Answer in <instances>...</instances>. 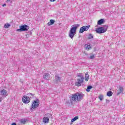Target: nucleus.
<instances>
[{"mask_svg": "<svg viewBox=\"0 0 125 125\" xmlns=\"http://www.w3.org/2000/svg\"><path fill=\"white\" fill-rule=\"evenodd\" d=\"M83 82V77H82L81 78H78L77 79V82L75 83V85H76V86H81Z\"/></svg>", "mask_w": 125, "mask_h": 125, "instance_id": "0eeeda50", "label": "nucleus"}, {"mask_svg": "<svg viewBox=\"0 0 125 125\" xmlns=\"http://www.w3.org/2000/svg\"><path fill=\"white\" fill-rule=\"evenodd\" d=\"M98 97L101 101L103 100V96L102 95H100Z\"/></svg>", "mask_w": 125, "mask_h": 125, "instance_id": "b1692460", "label": "nucleus"}, {"mask_svg": "<svg viewBox=\"0 0 125 125\" xmlns=\"http://www.w3.org/2000/svg\"><path fill=\"white\" fill-rule=\"evenodd\" d=\"M0 93L1 95H3L4 96H5V95H6V93H7V91H6V90L5 89H2L0 90Z\"/></svg>", "mask_w": 125, "mask_h": 125, "instance_id": "9b49d317", "label": "nucleus"}, {"mask_svg": "<svg viewBox=\"0 0 125 125\" xmlns=\"http://www.w3.org/2000/svg\"><path fill=\"white\" fill-rule=\"evenodd\" d=\"M6 2H9L10 1V0H6Z\"/></svg>", "mask_w": 125, "mask_h": 125, "instance_id": "c85d7f7f", "label": "nucleus"}, {"mask_svg": "<svg viewBox=\"0 0 125 125\" xmlns=\"http://www.w3.org/2000/svg\"><path fill=\"white\" fill-rule=\"evenodd\" d=\"M81 26L80 24H74L73 25L70 30L69 33V37L72 40H73V38H74V36L75 35H76V32H77V29L79 28Z\"/></svg>", "mask_w": 125, "mask_h": 125, "instance_id": "f257e3e1", "label": "nucleus"}, {"mask_svg": "<svg viewBox=\"0 0 125 125\" xmlns=\"http://www.w3.org/2000/svg\"><path fill=\"white\" fill-rule=\"evenodd\" d=\"M30 27L29 26L26 24H23L20 26V29H17V32H27Z\"/></svg>", "mask_w": 125, "mask_h": 125, "instance_id": "20e7f679", "label": "nucleus"}, {"mask_svg": "<svg viewBox=\"0 0 125 125\" xmlns=\"http://www.w3.org/2000/svg\"><path fill=\"white\" fill-rule=\"evenodd\" d=\"M85 78H85V81H86V82H87V81H88V79H89L88 72L85 74Z\"/></svg>", "mask_w": 125, "mask_h": 125, "instance_id": "a211bd4d", "label": "nucleus"}, {"mask_svg": "<svg viewBox=\"0 0 125 125\" xmlns=\"http://www.w3.org/2000/svg\"><path fill=\"white\" fill-rule=\"evenodd\" d=\"M104 23V19H101L98 21V25H102Z\"/></svg>", "mask_w": 125, "mask_h": 125, "instance_id": "ddd939ff", "label": "nucleus"}, {"mask_svg": "<svg viewBox=\"0 0 125 125\" xmlns=\"http://www.w3.org/2000/svg\"><path fill=\"white\" fill-rule=\"evenodd\" d=\"M79 119V116H76L75 117H74V118H73L71 120V122L73 123L74 122H76V121H77V120H78Z\"/></svg>", "mask_w": 125, "mask_h": 125, "instance_id": "4be33fe9", "label": "nucleus"}, {"mask_svg": "<svg viewBox=\"0 0 125 125\" xmlns=\"http://www.w3.org/2000/svg\"><path fill=\"white\" fill-rule=\"evenodd\" d=\"M10 26H11L10 24L6 23L4 25V28H5V29H8V28H9L10 27Z\"/></svg>", "mask_w": 125, "mask_h": 125, "instance_id": "6ab92c4d", "label": "nucleus"}, {"mask_svg": "<svg viewBox=\"0 0 125 125\" xmlns=\"http://www.w3.org/2000/svg\"><path fill=\"white\" fill-rule=\"evenodd\" d=\"M84 96V95L83 93H75L72 95V100L75 102H77V101H81L83 98Z\"/></svg>", "mask_w": 125, "mask_h": 125, "instance_id": "f03ea898", "label": "nucleus"}, {"mask_svg": "<svg viewBox=\"0 0 125 125\" xmlns=\"http://www.w3.org/2000/svg\"><path fill=\"white\" fill-rule=\"evenodd\" d=\"M22 102H23V103H25L26 104H28V103H29L30 102V98H29V97H26V96H23V97L22 98Z\"/></svg>", "mask_w": 125, "mask_h": 125, "instance_id": "6e6552de", "label": "nucleus"}, {"mask_svg": "<svg viewBox=\"0 0 125 125\" xmlns=\"http://www.w3.org/2000/svg\"><path fill=\"white\" fill-rule=\"evenodd\" d=\"M88 40H92L93 39V35L91 34H89L88 37Z\"/></svg>", "mask_w": 125, "mask_h": 125, "instance_id": "5701e85b", "label": "nucleus"}, {"mask_svg": "<svg viewBox=\"0 0 125 125\" xmlns=\"http://www.w3.org/2000/svg\"><path fill=\"white\" fill-rule=\"evenodd\" d=\"M120 92L118 93L117 95H119L120 94Z\"/></svg>", "mask_w": 125, "mask_h": 125, "instance_id": "473e14b6", "label": "nucleus"}, {"mask_svg": "<svg viewBox=\"0 0 125 125\" xmlns=\"http://www.w3.org/2000/svg\"><path fill=\"white\" fill-rule=\"evenodd\" d=\"M27 97H29V99L30 98H34V97H35V96L34 95V94L31 93H29L27 94Z\"/></svg>", "mask_w": 125, "mask_h": 125, "instance_id": "4468645a", "label": "nucleus"}, {"mask_svg": "<svg viewBox=\"0 0 125 125\" xmlns=\"http://www.w3.org/2000/svg\"><path fill=\"white\" fill-rule=\"evenodd\" d=\"M12 125H16V123H13L12 124Z\"/></svg>", "mask_w": 125, "mask_h": 125, "instance_id": "cd10ccee", "label": "nucleus"}, {"mask_svg": "<svg viewBox=\"0 0 125 125\" xmlns=\"http://www.w3.org/2000/svg\"><path fill=\"white\" fill-rule=\"evenodd\" d=\"M55 0H50V1H55Z\"/></svg>", "mask_w": 125, "mask_h": 125, "instance_id": "7c9ffc66", "label": "nucleus"}, {"mask_svg": "<svg viewBox=\"0 0 125 125\" xmlns=\"http://www.w3.org/2000/svg\"><path fill=\"white\" fill-rule=\"evenodd\" d=\"M39 106H40V101L39 99H37L33 102L31 108H30V111H33V110L35 109L36 108H38Z\"/></svg>", "mask_w": 125, "mask_h": 125, "instance_id": "39448f33", "label": "nucleus"}, {"mask_svg": "<svg viewBox=\"0 0 125 125\" xmlns=\"http://www.w3.org/2000/svg\"><path fill=\"white\" fill-rule=\"evenodd\" d=\"M6 6V4H5V3L3 4L2 5V6Z\"/></svg>", "mask_w": 125, "mask_h": 125, "instance_id": "c756f323", "label": "nucleus"}, {"mask_svg": "<svg viewBox=\"0 0 125 125\" xmlns=\"http://www.w3.org/2000/svg\"><path fill=\"white\" fill-rule=\"evenodd\" d=\"M43 78L44 80H48L49 78H50V75L48 73H45L44 75L43 76Z\"/></svg>", "mask_w": 125, "mask_h": 125, "instance_id": "9d476101", "label": "nucleus"}, {"mask_svg": "<svg viewBox=\"0 0 125 125\" xmlns=\"http://www.w3.org/2000/svg\"><path fill=\"white\" fill-rule=\"evenodd\" d=\"M0 102H1V98H0Z\"/></svg>", "mask_w": 125, "mask_h": 125, "instance_id": "2f4dec72", "label": "nucleus"}, {"mask_svg": "<svg viewBox=\"0 0 125 125\" xmlns=\"http://www.w3.org/2000/svg\"><path fill=\"white\" fill-rule=\"evenodd\" d=\"M77 77H79V79H82V77H83V76L82 75V73H79L77 75Z\"/></svg>", "mask_w": 125, "mask_h": 125, "instance_id": "393cba45", "label": "nucleus"}, {"mask_svg": "<svg viewBox=\"0 0 125 125\" xmlns=\"http://www.w3.org/2000/svg\"><path fill=\"white\" fill-rule=\"evenodd\" d=\"M21 124H23V125H25V124L27 123V119H21Z\"/></svg>", "mask_w": 125, "mask_h": 125, "instance_id": "aec40b11", "label": "nucleus"}, {"mask_svg": "<svg viewBox=\"0 0 125 125\" xmlns=\"http://www.w3.org/2000/svg\"><path fill=\"white\" fill-rule=\"evenodd\" d=\"M43 122L44 124H47L49 122V118L47 117H44L43 119Z\"/></svg>", "mask_w": 125, "mask_h": 125, "instance_id": "f8f14e48", "label": "nucleus"}, {"mask_svg": "<svg viewBox=\"0 0 125 125\" xmlns=\"http://www.w3.org/2000/svg\"><path fill=\"white\" fill-rule=\"evenodd\" d=\"M55 22V21L53 20H50V22H48L47 25L48 26H51V25H53V24Z\"/></svg>", "mask_w": 125, "mask_h": 125, "instance_id": "2eb2a0df", "label": "nucleus"}, {"mask_svg": "<svg viewBox=\"0 0 125 125\" xmlns=\"http://www.w3.org/2000/svg\"><path fill=\"white\" fill-rule=\"evenodd\" d=\"M85 48L86 50H89L91 49V47H90V45H85Z\"/></svg>", "mask_w": 125, "mask_h": 125, "instance_id": "f3484780", "label": "nucleus"}, {"mask_svg": "<svg viewBox=\"0 0 125 125\" xmlns=\"http://www.w3.org/2000/svg\"><path fill=\"white\" fill-rule=\"evenodd\" d=\"M90 28V25L83 26L80 28L79 30L80 33L83 34L85 31H88V29Z\"/></svg>", "mask_w": 125, "mask_h": 125, "instance_id": "423d86ee", "label": "nucleus"}, {"mask_svg": "<svg viewBox=\"0 0 125 125\" xmlns=\"http://www.w3.org/2000/svg\"><path fill=\"white\" fill-rule=\"evenodd\" d=\"M89 58L90 59H94V58H95V57L94 56V55H92L90 56Z\"/></svg>", "mask_w": 125, "mask_h": 125, "instance_id": "a878e982", "label": "nucleus"}, {"mask_svg": "<svg viewBox=\"0 0 125 125\" xmlns=\"http://www.w3.org/2000/svg\"><path fill=\"white\" fill-rule=\"evenodd\" d=\"M107 30H108V25H104V27H100L97 28L96 32L98 34H103V33L107 32Z\"/></svg>", "mask_w": 125, "mask_h": 125, "instance_id": "7ed1b4c3", "label": "nucleus"}, {"mask_svg": "<svg viewBox=\"0 0 125 125\" xmlns=\"http://www.w3.org/2000/svg\"><path fill=\"white\" fill-rule=\"evenodd\" d=\"M91 88H92V86L91 85L87 86V88L86 89V91H87V92H89Z\"/></svg>", "mask_w": 125, "mask_h": 125, "instance_id": "dca6fc26", "label": "nucleus"}, {"mask_svg": "<svg viewBox=\"0 0 125 125\" xmlns=\"http://www.w3.org/2000/svg\"><path fill=\"white\" fill-rule=\"evenodd\" d=\"M55 82L56 83H60V82H61V77H59L58 75H56Z\"/></svg>", "mask_w": 125, "mask_h": 125, "instance_id": "1a4fd4ad", "label": "nucleus"}, {"mask_svg": "<svg viewBox=\"0 0 125 125\" xmlns=\"http://www.w3.org/2000/svg\"><path fill=\"white\" fill-rule=\"evenodd\" d=\"M106 101H108L109 102V100H106Z\"/></svg>", "mask_w": 125, "mask_h": 125, "instance_id": "72a5a7b5", "label": "nucleus"}, {"mask_svg": "<svg viewBox=\"0 0 125 125\" xmlns=\"http://www.w3.org/2000/svg\"><path fill=\"white\" fill-rule=\"evenodd\" d=\"M107 95L109 97H110V96H112V95H113V92L112 91H108L107 93Z\"/></svg>", "mask_w": 125, "mask_h": 125, "instance_id": "412c9836", "label": "nucleus"}, {"mask_svg": "<svg viewBox=\"0 0 125 125\" xmlns=\"http://www.w3.org/2000/svg\"><path fill=\"white\" fill-rule=\"evenodd\" d=\"M123 87H120V88H119V91L120 92H123Z\"/></svg>", "mask_w": 125, "mask_h": 125, "instance_id": "bb28decb", "label": "nucleus"}]
</instances>
